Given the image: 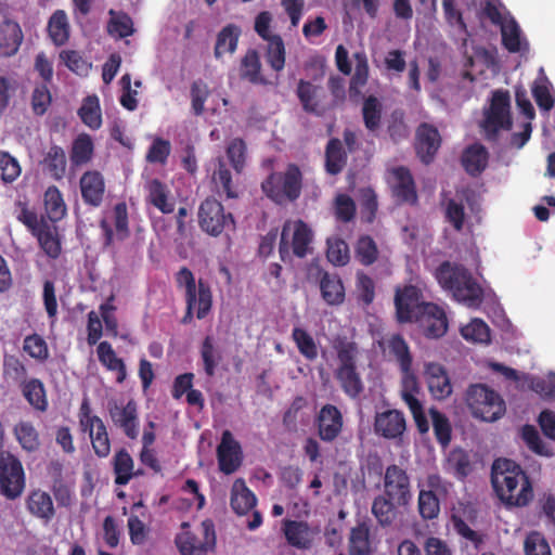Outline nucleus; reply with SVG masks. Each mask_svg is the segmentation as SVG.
I'll use <instances>...</instances> for the list:
<instances>
[{"label":"nucleus","instance_id":"f257e3e1","mask_svg":"<svg viewBox=\"0 0 555 555\" xmlns=\"http://www.w3.org/2000/svg\"><path fill=\"white\" fill-rule=\"evenodd\" d=\"M491 483L498 498L508 506H525L532 499V486L520 465L508 459L492 464Z\"/></svg>","mask_w":555,"mask_h":555},{"label":"nucleus","instance_id":"f03ea898","mask_svg":"<svg viewBox=\"0 0 555 555\" xmlns=\"http://www.w3.org/2000/svg\"><path fill=\"white\" fill-rule=\"evenodd\" d=\"M439 285L468 308H478L483 301V289L463 264L443 261L435 271Z\"/></svg>","mask_w":555,"mask_h":555},{"label":"nucleus","instance_id":"7ed1b4c3","mask_svg":"<svg viewBox=\"0 0 555 555\" xmlns=\"http://www.w3.org/2000/svg\"><path fill=\"white\" fill-rule=\"evenodd\" d=\"M333 348L338 361L334 377L347 397L357 399L364 391V384L357 365L360 353L359 346L346 337H338L334 340Z\"/></svg>","mask_w":555,"mask_h":555},{"label":"nucleus","instance_id":"20e7f679","mask_svg":"<svg viewBox=\"0 0 555 555\" xmlns=\"http://www.w3.org/2000/svg\"><path fill=\"white\" fill-rule=\"evenodd\" d=\"M304 176L298 165L287 164L284 171H273L261 183V190L275 204L296 202L302 191Z\"/></svg>","mask_w":555,"mask_h":555},{"label":"nucleus","instance_id":"39448f33","mask_svg":"<svg viewBox=\"0 0 555 555\" xmlns=\"http://www.w3.org/2000/svg\"><path fill=\"white\" fill-rule=\"evenodd\" d=\"M481 128L488 141H496L500 131H509L513 127L511 96L507 90L492 92L490 105L483 111Z\"/></svg>","mask_w":555,"mask_h":555},{"label":"nucleus","instance_id":"423d86ee","mask_svg":"<svg viewBox=\"0 0 555 555\" xmlns=\"http://www.w3.org/2000/svg\"><path fill=\"white\" fill-rule=\"evenodd\" d=\"M313 232L309 225L298 219L284 222L279 244V253L282 261L291 260V253L297 258H305L312 251L310 247Z\"/></svg>","mask_w":555,"mask_h":555},{"label":"nucleus","instance_id":"0eeeda50","mask_svg":"<svg viewBox=\"0 0 555 555\" xmlns=\"http://www.w3.org/2000/svg\"><path fill=\"white\" fill-rule=\"evenodd\" d=\"M466 402L473 415L486 422H494L505 412V402L501 396L483 384L469 386Z\"/></svg>","mask_w":555,"mask_h":555},{"label":"nucleus","instance_id":"6e6552de","mask_svg":"<svg viewBox=\"0 0 555 555\" xmlns=\"http://www.w3.org/2000/svg\"><path fill=\"white\" fill-rule=\"evenodd\" d=\"M198 224L211 235L219 236L225 230L235 229V220L231 212H225L223 205L214 197H207L198 208Z\"/></svg>","mask_w":555,"mask_h":555},{"label":"nucleus","instance_id":"1a4fd4ad","mask_svg":"<svg viewBox=\"0 0 555 555\" xmlns=\"http://www.w3.org/2000/svg\"><path fill=\"white\" fill-rule=\"evenodd\" d=\"M25 489V473L21 461L11 452L0 453V493L15 500Z\"/></svg>","mask_w":555,"mask_h":555},{"label":"nucleus","instance_id":"9d476101","mask_svg":"<svg viewBox=\"0 0 555 555\" xmlns=\"http://www.w3.org/2000/svg\"><path fill=\"white\" fill-rule=\"evenodd\" d=\"M176 283L179 287L185 288V299L198 298L196 318L199 320L206 318L212 306V294L208 283L201 279L196 284L194 274L186 267H182L177 272Z\"/></svg>","mask_w":555,"mask_h":555},{"label":"nucleus","instance_id":"9b49d317","mask_svg":"<svg viewBox=\"0 0 555 555\" xmlns=\"http://www.w3.org/2000/svg\"><path fill=\"white\" fill-rule=\"evenodd\" d=\"M199 531L201 537L192 532H183L177 537L176 543L182 555H207L215 550L216 532L212 520H203Z\"/></svg>","mask_w":555,"mask_h":555},{"label":"nucleus","instance_id":"f8f14e48","mask_svg":"<svg viewBox=\"0 0 555 555\" xmlns=\"http://www.w3.org/2000/svg\"><path fill=\"white\" fill-rule=\"evenodd\" d=\"M383 487V494L395 500L399 506H406L412 500L411 478L408 472L397 464L386 467Z\"/></svg>","mask_w":555,"mask_h":555},{"label":"nucleus","instance_id":"ddd939ff","mask_svg":"<svg viewBox=\"0 0 555 555\" xmlns=\"http://www.w3.org/2000/svg\"><path fill=\"white\" fill-rule=\"evenodd\" d=\"M427 302L423 300L422 291L414 285L398 288L395 295L397 319L400 323L413 322Z\"/></svg>","mask_w":555,"mask_h":555},{"label":"nucleus","instance_id":"4468645a","mask_svg":"<svg viewBox=\"0 0 555 555\" xmlns=\"http://www.w3.org/2000/svg\"><path fill=\"white\" fill-rule=\"evenodd\" d=\"M107 410L113 424L119 427L129 439H135L139 436L138 404L133 399L125 404L116 400L108 401Z\"/></svg>","mask_w":555,"mask_h":555},{"label":"nucleus","instance_id":"2eb2a0df","mask_svg":"<svg viewBox=\"0 0 555 555\" xmlns=\"http://www.w3.org/2000/svg\"><path fill=\"white\" fill-rule=\"evenodd\" d=\"M318 437L331 443L335 441L343 431L344 417L340 410L331 403L324 404L314 418Z\"/></svg>","mask_w":555,"mask_h":555},{"label":"nucleus","instance_id":"dca6fc26","mask_svg":"<svg viewBox=\"0 0 555 555\" xmlns=\"http://www.w3.org/2000/svg\"><path fill=\"white\" fill-rule=\"evenodd\" d=\"M420 324L427 338L442 337L448 331V319L444 310L436 304H426L422 313L413 321Z\"/></svg>","mask_w":555,"mask_h":555},{"label":"nucleus","instance_id":"f3484780","mask_svg":"<svg viewBox=\"0 0 555 555\" xmlns=\"http://www.w3.org/2000/svg\"><path fill=\"white\" fill-rule=\"evenodd\" d=\"M406 429L404 414L396 409L377 412L374 417V431L385 439L401 438Z\"/></svg>","mask_w":555,"mask_h":555},{"label":"nucleus","instance_id":"a211bd4d","mask_svg":"<svg viewBox=\"0 0 555 555\" xmlns=\"http://www.w3.org/2000/svg\"><path fill=\"white\" fill-rule=\"evenodd\" d=\"M441 145L438 129L427 122H422L416 129L415 150L422 163L428 165L433 162Z\"/></svg>","mask_w":555,"mask_h":555},{"label":"nucleus","instance_id":"6ab92c4d","mask_svg":"<svg viewBox=\"0 0 555 555\" xmlns=\"http://www.w3.org/2000/svg\"><path fill=\"white\" fill-rule=\"evenodd\" d=\"M219 469L225 474H233L242 464V450L240 443L229 430H224L217 448Z\"/></svg>","mask_w":555,"mask_h":555},{"label":"nucleus","instance_id":"aec40b11","mask_svg":"<svg viewBox=\"0 0 555 555\" xmlns=\"http://www.w3.org/2000/svg\"><path fill=\"white\" fill-rule=\"evenodd\" d=\"M287 543L298 550H309L313 545L314 537L319 533L307 521L284 519L282 527Z\"/></svg>","mask_w":555,"mask_h":555},{"label":"nucleus","instance_id":"412c9836","mask_svg":"<svg viewBox=\"0 0 555 555\" xmlns=\"http://www.w3.org/2000/svg\"><path fill=\"white\" fill-rule=\"evenodd\" d=\"M80 193L83 203L91 207H100L105 195V180L98 170H88L79 180Z\"/></svg>","mask_w":555,"mask_h":555},{"label":"nucleus","instance_id":"4be33fe9","mask_svg":"<svg viewBox=\"0 0 555 555\" xmlns=\"http://www.w3.org/2000/svg\"><path fill=\"white\" fill-rule=\"evenodd\" d=\"M395 182L391 186L392 195L399 203L415 205L417 203V192L413 176L409 168L404 166L391 169Z\"/></svg>","mask_w":555,"mask_h":555},{"label":"nucleus","instance_id":"5701e85b","mask_svg":"<svg viewBox=\"0 0 555 555\" xmlns=\"http://www.w3.org/2000/svg\"><path fill=\"white\" fill-rule=\"evenodd\" d=\"M424 375L435 399L443 400L452 393V385L443 365L436 362L426 363Z\"/></svg>","mask_w":555,"mask_h":555},{"label":"nucleus","instance_id":"b1692460","mask_svg":"<svg viewBox=\"0 0 555 555\" xmlns=\"http://www.w3.org/2000/svg\"><path fill=\"white\" fill-rule=\"evenodd\" d=\"M27 512L43 524H49L55 516V508L50 493L34 489L29 491L25 500Z\"/></svg>","mask_w":555,"mask_h":555},{"label":"nucleus","instance_id":"393cba45","mask_svg":"<svg viewBox=\"0 0 555 555\" xmlns=\"http://www.w3.org/2000/svg\"><path fill=\"white\" fill-rule=\"evenodd\" d=\"M388 349L398 362L405 377V384L415 386V376L412 373V354L405 339L400 334H395L388 339Z\"/></svg>","mask_w":555,"mask_h":555},{"label":"nucleus","instance_id":"a878e982","mask_svg":"<svg viewBox=\"0 0 555 555\" xmlns=\"http://www.w3.org/2000/svg\"><path fill=\"white\" fill-rule=\"evenodd\" d=\"M320 292L328 306H340L346 298L345 286L337 273L320 271Z\"/></svg>","mask_w":555,"mask_h":555},{"label":"nucleus","instance_id":"bb28decb","mask_svg":"<svg viewBox=\"0 0 555 555\" xmlns=\"http://www.w3.org/2000/svg\"><path fill=\"white\" fill-rule=\"evenodd\" d=\"M443 468L457 480L463 481L474 470V461L470 452L462 448L452 449L446 457Z\"/></svg>","mask_w":555,"mask_h":555},{"label":"nucleus","instance_id":"cd10ccee","mask_svg":"<svg viewBox=\"0 0 555 555\" xmlns=\"http://www.w3.org/2000/svg\"><path fill=\"white\" fill-rule=\"evenodd\" d=\"M24 35L20 24L13 20L4 18L0 23V52L4 56L17 53Z\"/></svg>","mask_w":555,"mask_h":555},{"label":"nucleus","instance_id":"c85d7f7f","mask_svg":"<svg viewBox=\"0 0 555 555\" xmlns=\"http://www.w3.org/2000/svg\"><path fill=\"white\" fill-rule=\"evenodd\" d=\"M322 88L312 83L311 81L300 79L297 85L296 94L305 112L323 116L325 113L324 106L320 103V93Z\"/></svg>","mask_w":555,"mask_h":555},{"label":"nucleus","instance_id":"c756f323","mask_svg":"<svg viewBox=\"0 0 555 555\" xmlns=\"http://www.w3.org/2000/svg\"><path fill=\"white\" fill-rule=\"evenodd\" d=\"M42 170L48 173L52 179L60 181L65 177L67 158L65 151L62 146L52 144L44 152L40 160Z\"/></svg>","mask_w":555,"mask_h":555},{"label":"nucleus","instance_id":"7c9ffc66","mask_svg":"<svg viewBox=\"0 0 555 555\" xmlns=\"http://www.w3.org/2000/svg\"><path fill=\"white\" fill-rule=\"evenodd\" d=\"M488 158L487 149L480 143H474L463 151L461 163L469 176L477 177L486 169Z\"/></svg>","mask_w":555,"mask_h":555},{"label":"nucleus","instance_id":"2f4dec72","mask_svg":"<svg viewBox=\"0 0 555 555\" xmlns=\"http://www.w3.org/2000/svg\"><path fill=\"white\" fill-rule=\"evenodd\" d=\"M257 503V498L250 491L244 479L238 478L236 479L231 489V499L230 504L232 509L237 515H246L248 512H250Z\"/></svg>","mask_w":555,"mask_h":555},{"label":"nucleus","instance_id":"473e14b6","mask_svg":"<svg viewBox=\"0 0 555 555\" xmlns=\"http://www.w3.org/2000/svg\"><path fill=\"white\" fill-rule=\"evenodd\" d=\"M348 552L349 555H371V525L366 520L351 528Z\"/></svg>","mask_w":555,"mask_h":555},{"label":"nucleus","instance_id":"72a5a7b5","mask_svg":"<svg viewBox=\"0 0 555 555\" xmlns=\"http://www.w3.org/2000/svg\"><path fill=\"white\" fill-rule=\"evenodd\" d=\"M100 363L108 371L116 372V382L121 384L127 377V367L121 358H118L112 345L108 341H101L96 348Z\"/></svg>","mask_w":555,"mask_h":555},{"label":"nucleus","instance_id":"f704fd0d","mask_svg":"<svg viewBox=\"0 0 555 555\" xmlns=\"http://www.w3.org/2000/svg\"><path fill=\"white\" fill-rule=\"evenodd\" d=\"M37 237L40 247L46 255L52 259H56L62 251L61 238L57 228L51 222H43L41 228L34 233Z\"/></svg>","mask_w":555,"mask_h":555},{"label":"nucleus","instance_id":"c9c22d12","mask_svg":"<svg viewBox=\"0 0 555 555\" xmlns=\"http://www.w3.org/2000/svg\"><path fill=\"white\" fill-rule=\"evenodd\" d=\"M400 507L398 503L384 494H378L372 502V514L380 527H390L397 519Z\"/></svg>","mask_w":555,"mask_h":555},{"label":"nucleus","instance_id":"e433bc0d","mask_svg":"<svg viewBox=\"0 0 555 555\" xmlns=\"http://www.w3.org/2000/svg\"><path fill=\"white\" fill-rule=\"evenodd\" d=\"M94 155V143L90 134L80 133L78 134L73 143L69 151V160L73 166L80 167L89 164Z\"/></svg>","mask_w":555,"mask_h":555},{"label":"nucleus","instance_id":"4c0bfd02","mask_svg":"<svg viewBox=\"0 0 555 555\" xmlns=\"http://www.w3.org/2000/svg\"><path fill=\"white\" fill-rule=\"evenodd\" d=\"M147 201L163 214H171L175 210V202L169 201L168 186L158 179H152L147 185Z\"/></svg>","mask_w":555,"mask_h":555},{"label":"nucleus","instance_id":"58836bf2","mask_svg":"<svg viewBox=\"0 0 555 555\" xmlns=\"http://www.w3.org/2000/svg\"><path fill=\"white\" fill-rule=\"evenodd\" d=\"M347 164V153L343 143L337 138L328 140L325 147V170L331 176H336L343 171Z\"/></svg>","mask_w":555,"mask_h":555},{"label":"nucleus","instance_id":"ea45409f","mask_svg":"<svg viewBox=\"0 0 555 555\" xmlns=\"http://www.w3.org/2000/svg\"><path fill=\"white\" fill-rule=\"evenodd\" d=\"M21 390L26 401L37 411L46 412L49 406L43 383L38 378H30L21 384Z\"/></svg>","mask_w":555,"mask_h":555},{"label":"nucleus","instance_id":"a19ab883","mask_svg":"<svg viewBox=\"0 0 555 555\" xmlns=\"http://www.w3.org/2000/svg\"><path fill=\"white\" fill-rule=\"evenodd\" d=\"M112 464L115 474V483L118 486H126L135 475L133 473V459L124 448L115 453Z\"/></svg>","mask_w":555,"mask_h":555},{"label":"nucleus","instance_id":"79ce46f5","mask_svg":"<svg viewBox=\"0 0 555 555\" xmlns=\"http://www.w3.org/2000/svg\"><path fill=\"white\" fill-rule=\"evenodd\" d=\"M241 29L234 24H229L223 27L216 40L215 44V56L220 59L224 53H233L236 50Z\"/></svg>","mask_w":555,"mask_h":555},{"label":"nucleus","instance_id":"37998d69","mask_svg":"<svg viewBox=\"0 0 555 555\" xmlns=\"http://www.w3.org/2000/svg\"><path fill=\"white\" fill-rule=\"evenodd\" d=\"M362 118L370 132H376L382 124L383 104L375 95H369L362 104Z\"/></svg>","mask_w":555,"mask_h":555},{"label":"nucleus","instance_id":"c03bdc74","mask_svg":"<svg viewBox=\"0 0 555 555\" xmlns=\"http://www.w3.org/2000/svg\"><path fill=\"white\" fill-rule=\"evenodd\" d=\"M44 208L51 223L60 221L66 215L63 195L55 185L49 186L44 192Z\"/></svg>","mask_w":555,"mask_h":555},{"label":"nucleus","instance_id":"a18cd8bd","mask_svg":"<svg viewBox=\"0 0 555 555\" xmlns=\"http://www.w3.org/2000/svg\"><path fill=\"white\" fill-rule=\"evenodd\" d=\"M48 33L55 46H63L69 38V24L64 11L52 14L48 23Z\"/></svg>","mask_w":555,"mask_h":555},{"label":"nucleus","instance_id":"49530a36","mask_svg":"<svg viewBox=\"0 0 555 555\" xmlns=\"http://www.w3.org/2000/svg\"><path fill=\"white\" fill-rule=\"evenodd\" d=\"M78 115L86 126L93 130L99 129L102 126L99 98L96 95L87 96L78 111Z\"/></svg>","mask_w":555,"mask_h":555},{"label":"nucleus","instance_id":"de8ad7c7","mask_svg":"<svg viewBox=\"0 0 555 555\" xmlns=\"http://www.w3.org/2000/svg\"><path fill=\"white\" fill-rule=\"evenodd\" d=\"M356 62L354 73L350 80L349 92L350 95H359L361 88H363L369 80V63L365 52H356L353 54Z\"/></svg>","mask_w":555,"mask_h":555},{"label":"nucleus","instance_id":"09e8293b","mask_svg":"<svg viewBox=\"0 0 555 555\" xmlns=\"http://www.w3.org/2000/svg\"><path fill=\"white\" fill-rule=\"evenodd\" d=\"M379 250L370 235H361L354 246V257L364 267L372 266L378 259Z\"/></svg>","mask_w":555,"mask_h":555},{"label":"nucleus","instance_id":"8fccbe9b","mask_svg":"<svg viewBox=\"0 0 555 555\" xmlns=\"http://www.w3.org/2000/svg\"><path fill=\"white\" fill-rule=\"evenodd\" d=\"M111 18L107 24V31L111 36L121 39L134 33L131 17L124 12L109 11Z\"/></svg>","mask_w":555,"mask_h":555},{"label":"nucleus","instance_id":"3c124183","mask_svg":"<svg viewBox=\"0 0 555 555\" xmlns=\"http://www.w3.org/2000/svg\"><path fill=\"white\" fill-rule=\"evenodd\" d=\"M241 76L254 85L266 83V79L261 76V63L257 51L249 50L242 59Z\"/></svg>","mask_w":555,"mask_h":555},{"label":"nucleus","instance_id":"603ef678","mask_svg":"<svg viewBox=\"0 0 555 555\" xmlns=\"http://www.w3.org/2000/svg\"><path fill=\"white\" fill-rule=\"evenodd\" d=\"M294 340L299 353L308 361H314L318 358V346L313 337L301 327H294L292 331Z\"/></svg>","mask_w":555,"mask_h":555},{"label":"nucleus","instance_id":"864d4df0","mask_svg":"<svg viewBox=\"0 0 555 555\" xmlns=\"http://www.w3.org/2000/svg\"><path fill=\"white\" fill-rule=\"evenodd\" d=\"M212 182L219 194H224L227 198L237 197V193L233 186L231 171L228 169L222 158H218V168L214 171Z\"/></svg>","mask_w":555,"mask_h":555},{"label":"nucleus","instance_id":"5fc2aeb1","mask_svg":"<svg viewBox=\"0 0 555 555\" xmlns=\"http://www.w3.org/2000/svg\"><path fill=\"white\" fill-rule=\"evenodd\" d=\"M14 435L22 446L28 452L38 450L40 446L39 435L30 422H20L14 427Z\"/></svg>","mask_w":555,"mask_h":555},{"label":"nucleus","instance_id":"6e6d98bb","mask_svg":"<svg viewBox=\"0 0 555 555\" xmlns=\"http://www.w3.org/2000/svg\"><path fill=\"white\" fill-rule=\"evenodd\" d=\"M326 257L327 260L337 267L346 266L350 260L348 244L340 237L327 238Z\"/></svg>","mask_w":555,"mask_h":555},{"label":"nucleus","instance_id":"4d7b16f0","mask_svg":"<svg viewBox=\"0 0 555 555\" xmlns=\"http://www.w3.org/2000/svg\"><path fill=\"white\" fill-rule=\"evenodd\" d=\"M267 42V62L273 70L281 72L285 66V46L283 39L281 36L274 35Z\"/></svg>","mask_w":555,"mask_h":555},{"label":"nucleus","instance_id":"13d9d810","mask_svg":"<svg viewBox=\"0 0 555 555\" xmlns=\"http://www.w3.org/2000/svg\"><path fill=\"white\" fill-rule=\"evenodd\" d=\"M201 357L204 363V371L207 376L212 377L218 363L221 361V354L214 345L211 336H206L201 346Z\"/></svg>","mask_w":555,"mask_h":555},{"label":"nucleus","instance_id":"bf43d9fd","mask_svg":"<svg viewBox=\"0 0 555 555\" xmlns=\"http://www.w3.org/2000/svg\"><path fill=\"white\" fill-rule=\"evenodd\" d=\"M461 334L466 340L475 343H490V328L481 319H473L469 324L461 328Z\"/></svg>","mask_w":555,"mask_h":555},{"label":"nucleus","instance_id":"052dcab7","mask_svg":"<svg viewBox=\"0 0 555 555\" xmlns=\"http://www.w3.org/2000/svg\"><path fill=\"white\" fill-rule=\"evenodd\" d=\"M60 59L69 70L79 76H88L92 66L90 62L75 50H63L60 53Z\"/></svg>","mask_w":555,"mask_h":555},{"label":"nucleus","instance_id":"680f3d73","mask_svg":"<svg viewBox=\"0 0 555 555\" xmlns=\"http://www.w3.org/2000/svg\"><path fill=\"white\" fill-rule=\"evenodd\" d=\"M418 512L422 518L431 520L438 517L440 512V503L437 494L431 491L421 490L418 493Z\"/></svg>","mask_w":555,"mask_h":555},{"label":"nucleus","instance_id":"e2e57ef3","mask_svg":"<svg viewBox=\"0 0 555 555\" xmlns=\"http://www.w3.org/2000/svg\"><path fill=\"white\" fill-rule=\"evenodd\" d=\"M433 428L437 441L442 446H449L452 428L449 418L439 411H431Z\"/></svg>","mask_w":555,"mask_h":555},{"label":"nucleus","instance_id":"0e129e2a","mask_svg":"<svg viewBox=\"0 0 555 555\" xmlns=\"http://www.w3.org/2000/svg\"><path fill=\"white\" fill-rule=\"evenodd\" d=\"M227 157L233 169L241 173L246 160V144L243 139H233L227 146Z\"/></svg>","mask_w":555,"mask_h":555},{"label":"nucleus","instance_id":"69168bd1","mask_svg":"<svg viewBox=\"0 0 555 555\" xmlns=\"http://www.w3.org/2000/svg\"><path fill=\"white\" fill-rule=\"evenodd\" d=\"M387 131L390 139L398 143L409 135V128L404 121V113L401 109H395L389 117Z\"/></svg>","mask_w":555,"mask_h":555},{"label":"nucleus","instance_id":"338daca9","mask_svg":"<svg viewBox=\"0 0 555 555\" xmlns=\"http://www.w3.org/2000/svg\"><path fill=\"white\" fill-rule=\"evenodd\" d=\"M191 105L195 116H201L205 111V102L209 96V89L202 79L195 80L191 85Z\"/></svg>","mask_w":555,"mask_h":555},{"label":"nucleus","instance_id":"774afa93","mask_svg":"<svg viewBox=\"0 0 555 555\" xmlns=\"http://www.w3.org/2000/svg\"><path fill=\"white\" fill-rule=\"evenodd\" d=\"M171 152V144L163 138H155L146 153V160L151 164L165 165Z\"/></svg>","mask_w":555,"mask_h":555}]
</instances>
